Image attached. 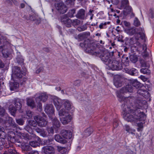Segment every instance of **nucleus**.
<instances>
[{
    "instance_id": "1",
    "label": "nucleus",
    "mask_w": 154,
    "mask_h": 154,
    "mask_svg": "<svg viewBox=\"0 0 154 154\" xmlns=\"http://www.w3.org/2000/svg\"><path fill=\"white\" fill-rule=\"evenodd\" d=\"M123 111L124 112L123 117L125 120L137 124L138 127L143 128L146 119V115L143 112L134 106H125Z\"/></svg>"
},
{
    "instance_id": "2",
    "label": "nucleus",
    "mask_w": 154,
    "mask_h": 154,
    "mask_svg": "<svg viewBox=\"0 0 154 154\" xmlns=\"http://www.w3.org/2000/svg\"><path fill=\"white\" fill-rule=\"evenodd\" d=\"M114 52H109L107 51H100L96 56L99 57L109 69L112 70H119L121 69V64L115 59H112Z\"/></svg>"
},
{
    "instance_id": "3",
    "label": "nucleus",
    "mask_w": 154,
    "mask_h": 154,
    "mask_svg": "<svg viewBox=\"0 0 154 154\" xmlns=\"http://www.w3.org/2000/svg\"><path fill=\"white\" fill-rule=\"evenodd\" d=\"M133 87L131 85H128L121 88L120 91L118 92L117 96L119 98V101L121 103L123 102L124 103V104L122 105V109L123 107H125V106H134V105H131L132 102L134 99V97H125L121 95L127 92H131L133 91Z\"/></svg>"
},
{
    "instance_id": "4",
    "label": "nucleus",
    "mask_w": 154,
    "mask_h": 154,
    "mask_svg": "<svg viewBox=\"0 0 154 154\" xmlns=\"http://www.w3.org/2000/svg\"><path fill=\"white\" fill-rule=\"evenodd\" d=\"M137 99L134 102V106L137 108L138 109H141L143 103L146 102L145 100H142V97L147 98L150 96V95L148 91L142 89L138 90L137 92Z\"/></svg>"
},
{
    "instance_id": "5",
    "label": "nucleus",
    "mask_w": 154,
    "mask_h": 154,
    "mask_svg": "<svg viewBox=\"0 0 154 154\" xmlns=\"http://www.w3.org/2000/svg\"><path fill=\"white\" fill-rule=\"evenodd\" d=\"M3 42V45L0 46V49H2L3 56L5 58L11 57L12 52V50L11 48V45L6 40Z\"/></svg>"
},
{
    "instance_id": "6",
    "label": "nucleus",
    "mask_w": 154,
    "mask_h": 154,
    "mask_svg": "<svg viewBox=\"0 0 154 154\" xmlns=\"http://www.w3.org/2000/svg\"><path fill=\"white\" fill-rule=\"evenodd\" d=\"M85 51L88 53L94 55L96 56L98 52L96 51L97 48V45L94 43H91L85 44L84 45Z\"/></svg>"
},
{
    "instance_id": "7",
    "label": "nucleus",
    "mask_w": 154,
    "mask_h": 154,
    "mask_svg": "<svg viewBox=\"0 0 154 154\" xmlns=\"http://www.w3.org/2000/svg\"><path fill=\"white\" fill-rule=\"evenodd\" d=\"M12 71V79H19L22 78L23 75H25L26 74L25 72H22L20 67L17 66L13 67Z\"/></svg>"
},
{
    "instance_id": "8",
    "label": "nucleus",
    "mask_w": 154,
    "mask_h": 154,
    "mask_svg": "<svg viewBox=\"0 0 154 154\" xmlns=\"http://www.w3.org/2000/svg\"><path fill=\"white\" fill-rule=\"evenodd\" d=\"M34 119L38 125L40 127L45 126L48 123L46 120L39 116H35L34 117Z\"/></svg>"
},
{
    "instance_id": "9",
    "label": "nucleus",
    "mask_w": 154,
    "mask_h": 154,
    "mask_svg": "<svg viewBox=\"0 0 154 154\" xmlns=\"http://www.w3.org/2000/svg\"><path fill=\"white\" fill-rule=\"evenodd\" d=\"M53 101V103L57 109L59 110L62 106V103L64 100L56 96H53L52 97Z\"/></svg>"
},
{
    "instance_id": "10",
    "label": "nucleus",
    "mask_w": 154,
    "mask_h": 154,
    "mask_svg": "<svg viewBox=\"0 0 154 154\" xmlns=\"http://www.w3.org/2000/svg\"><path fill=\"white\" fill-rule=\"evenodd\" d=\"M4 118V122L5 124L8 123L9 125L13 128H17L18 126L15 122L12 119L8 116V114H5Z\"/></svg>"
},
{
    "instance_id": "11",
    "label": "nucleus",
    "mask_w": 154,
    "mask_h": 154,
    "mask_svg": "<svg viewBox=\"0 0 154 154\" xmlns=\"http://www.w3.org/2000/svg\"><path fill=\"white\" fill-rule=\"evenodd\" d=\"M42 151L45 154H54L55 150L54 148L51 146H46L43 147Z\"/></svg>"
},
{
    "instance_id": "12",
    "label": "nucleus",
    "mask_w": 154,
    "mask_h": 154,
    "mask_svg": "<svg viewBox=\"0 0 154 154\" xmlns=\"http://www.w3.org/2000/svg\"><path fill=\"white\" fill-rule=\"evenodd\" d=\"M56 8L57 10L61 14H64L67 11V8L66 5L61 2L58 3Z\"/></svg>"
},
{
    "instance_id": "13",
    "label": "nucleus",
    "mask_w": 154,
    "mask_h": 154,
    "mask_svg": "<svg viewBox=\"0 0 154 154\" xmlns=\"http://www.w3.org/2000/svg\"><path fill=\"white\" fill-rule=\"evenodd\" d=\"M61 22L68 27H69L72 24V20L69 19L66 15H64L61 17Z\"/></svg>"
},
{
    "instance_id": "14",
    "label": "nucleus",
    "mask_w": 154,
    "mask_h": 154,
    "mask_svg": "<svg viewBox=\"0 0 154 154\" xmlns=\"http://www.w3.org/2000/svg\"><path fill=\"white\" fill-rule=\"evenodd\" d=\"M24 18H25L27 20H30L35 22L36 24H38L40 23V19L38 16L35 14H33L29 17H26V16H24Z\"/></svg>"
},
{
    "instance_id": "15",
    "label": "nucleus",
    "mask_w": 154,
    "mask_h": 154,
    "mask_svg": "<svg viewBox=\"0 0 154 154\" xmlns=\"http://www.w3.org/2000/svg\"><path fill=\"white\" fill-rule=\"evenodd\" d=\"M8 139L12 143H20L21 141L19 139H17L15 136V134L13 132H9L8 134Z\"/></svg>"
},
{
    "instance_id": "16",
    "label": "nucleus",
    "mask_w": 154,
    "mask_h": 154,
    "mask_svg": "<svg viewBox=\"0 0 154 154\" xmlns=\"http://www.w3.org/2000/svg\"><path fill=\"white\" fill-rule=\"evenodd\" d=\"M139 36L138 34H136L130 39V43L131 45L136 44L137 46L140 47V43L139 42Z\"/></svg>"
},
{
    "instance_id": "17",
    "label": "nucleus",
    "mask_w": 154,
    "mask_h": 154,
    "mask_svg": "<svg viewBox=\"0 0 154 154\" xmlns=\"http://www.w3.org/2000/svg\"><path fill=\"white\" fill-rule=\"evenodd\" d=\"M114 84L117 88L121 86L122 84V79L119 76H116L114 77Z\"/></svg>"
},
{
    "instance_id": "18",
    "label": "nucleus",
    "mask_w": 154,
    "mask_h": 154,
    "mask_svg": "<svg viewBox=\"0 0 154 154\" xmlns=\"http://www.w3.org/2000/svg\"><path fill=\"white\" fill-rule=\"evenodd\" d=\"M61 134L62 136L65 140L66 139H70L72 136V134L70 131L63 130L61 131Z\"/></svg>"
},
{
    "instance_id": "19",
    "label": "nucleus",
    "mask_w": 154,
    "mask_h": 154,
    "mask_svg": "<svg viewBox=\"0 0 154 154\" xmlns=\"http://www.w3.org/2000/svg\"><path fill=\"white\" fill-rule=\"evenodd\" d=\"M45 111L48 114H52L54 112V109L51 104H46L45 106Z\"/></svg>"
},
{
    "instance_id": "20",
    "label": "nucleus",
    "mask_w": 154,
    "mask_h": 154,
    "mask_svg": "<svg viewBox=\"0 0 154 154\" xmlns=\"http://www.w3.org/2000/svg\"><path fill=\"white\" fill-rule=\"evenodd\" d=\"M17 79H12L11 80L10 84V88L11 91L14 90V89H16L18 88L19 86V83L16 82L17 81Z\"/></svg>"
},
{
    "instance_id": "21",
    "label": "nucleus",
    "mask_w": 154,
    "mask_h": 154,
    "mask_svg": "<svg viewBox=\"0 0 154 154\" xmlns=\"http://www.w3.org/2000/svg\"><path fill=\"white\" fill-rule=\"evenodd\" d=\"M48 97V95L47 93L44 92L40 94L38 97H36L35 99L36 101L39 99L40 101L45 102L47 100Z\"/></svg>"
},
{
    "instance_id": "22",
    "label": "nucleus",
    "mask_w": 154,
    "mask_h": 154,
    "mask_svg": "<svg viewBox=\"0 0 154 154\" xmlns=\"http://www.w3.org/2000/svg\"><path fill=\"white\" fill-rule=\"evenodd\" d=\"M72 119L70 115L66 116L60 117V120L63 125H66L68 124L71 121Z\"/></svg>"
},
{
    "instance_id": "23",
    "label": "nucleus",
    "mask_w": 154,
    "mask_h": 154,
    "mask_svg": "<svg viewBox=\"0 0 154 154\" xmlns=\"http://www.w3.org/2000/svg\"><path fill=\"white\" fill-rule=\"evenodd\" d=\"M136 34H138L139 35H140L141 38L142 40L145 39V35L143 33L144 31L142 27L137 28Z\"/></svg>"
},
{
    "instance_id": "24",
    "label": "nucleus",
    "mask_w": 154,
    "mask_h": 154,
    "mask_svg": "<svg viewBox=\"0 0 154 154\" xmlns=\"http://www.w3.org/2000/svg\"><path fill=\"white\" fill-rule=\"evenodd\" d=\"M24 102L23 100L17 99L14 100V105L17 109L20 110L22 107V103Z\"/></svg>"
},
{
    "instance_id": "25",
    "label": "nucleus",
    "mask_w": 154,
    "mask_h": 154,
    "mask_svg": "<svg viewBox=\"0 0 154 154\" xmlns=\"http://www.w3.org/2000/svg\"><path fill=\"white\" fill-rule=\"evenodd\" d=\"M125 31L129 35L132 36L136 33V28L134 27L128 28L125 29Z\"/></svg>"
},
{
    "instance_id": "26",
    "label": "nucleus",
    "mask_w": 154,
    "mask_h": 154,
    "mask_svg": "<svg viewBox=\"0 0 154 154\" xmlns=\"http://www.w3.org/2000/svg\"><path fill=\"white\" fill-rule=\"evenodd\" d=\"M55 140L57 142L63 144L65 143L67 141L65 138L62 137L59 134L55 135L54 137Z\"/></svg>"
},
{
    "instance_id": "27",
    "label": "nucleus",
    "mask_w": 154,
    "mask_h": 154,
    "mask_svg": "<svg viewBox=\"0 0 154 154\" xmlns=\"http://www.w3.org/2000/svg\"><path fill=\"white\" fill-rule=\"evenodd\" d=\"M28 127H27L26 128H25L29 133L30 135H29V136L30 137V138L32 139L35 138L38 141H39L40 138L36 136L33 133V131L31 128H29V129L28 130Z\"/></svg>"
},
{
    "instance_id": "28",
    "label": "nucleus",
    "mask_w": 154,
    "mask_h": 154,
    "mask_svg": "<svg viewBox=\"0 0 154 154\" xmlns=\"http://www.w3.org/2000/svg\"><path fill=\"white\" fill-rule=\"evenodd\" d=\"M51 120L53 126L55 129L56 128H58L60 127V123L57 118L55 117L52 118Z\"/></svg>"
},
{
    "instance_id": "29",
    "label": "nucleus",
    "mask_w": 154,
    "mask_h": 154,
    "mask_svg": "<svg viewBox=\"0 0 154 154\" xmlns=\"http://www.w3.org/2000/svg\"><path fill=\"white\" fill-rule=\"evenodd\" d=\"M124 69L126 72L132 75H136L137 73V70L134 68L131 69L127 68H125Z\"/></svg>"
},
{
    "instance_id": "30",
    "label": "nucleus",
    "mask_w": 154,
    "mask_h": 154,
    "mask_svg": "<svg viewBox=\"0 0 154 154\" xmlns=\"http://www.w3.org/2000/svg\"><path fill=\"white\" fill-rule=\"evenodd\" d=\"M93 132V129L90 127L87 128L84 132V135L85 137L89 136Z\"/></svg>"
},
{
    "instance_id": "31",
    "label": "nucleus",
    "mask_w": 154,
    "mask_h": 154,
    "mask_svg": "<svg viewBox=\"0 0 154 154\" xmlns=\"http://www.w3.org/2000/svg\"><path fill=\"white\" fill-rule=\"evenodd\" d=\"M132 85L131 86L133 87L137 88L141 86V84L136 80H133L131 81V82Z\"/></svg>"
},
{
    "instance_id": "32",
    "label": "nucleus",
    "mask_w": 154,
    "mask_h": 154,
    "mask_svg": "<svg viewBox=\"0 0 154 154\" xmlns=\"http://www.w3.org/2000/svg\"><path fill=\"white\" fill-rule=\"evenodd\" d=\"M17 110L18 109H17L16 108H15L13 105H10L9 107V110L13 116H15V113Z\"/></svg>"
},
{
    "instance_id": "33",
    "label": "nucleus",
    "mask_w": 154,
    "mask_h": 154,
    "mask_svg": "<svg viewBox=\"0 0 154 154\" xmlns=\"http://www.w3.org/2000/svg\"><path fill=\"white\" fill-rule=\"evenodd\" d=\"M59 115L60 117L63 116H66L69 115L67 111H66L64 109H62L59 111Z\"/></svg>"
},
{
    "instance_id": "34",
    "label": "nucleus",
    "mask_w": 154,
    "mask_h": 154,
    "mask_svg": "<svg viewBox=\"0 0 154 154\" xmlns=\"http://www.w3.org/2000/svg\"><path fill=\"white\" fill-rule=\"evenodd\" d=\"M85 11L83 9H80L78 12L77 17L78 18L84 19L85 17Z\"/></svg>"
},
{
    "instance_id": "35",
    "label": "nucleus",
    "mask_w": 154,
    "mask_h": 154,
    "mask_svg": "<svg viewBox=\"0 0 154 154\" xmlns=\"http://www.w3.org/2000/svg\"><path fill=\"white\" fill-rule=\"evenodd\" d=\"M64 106L65 108L68 110H69L71 108V103L68 100H65L64 103Z\"/></svg>"
},
{
    "instance_id": "36",
    "label": "nucleus",
    "mask_w": 154,
    "mask_h": 154,
    "mask_svg": "<svg viewBox=\"0 0 154 154\" xmlns=\"http://www.w3.org/2000/svg\"><path fill=\"white\" fill-rule=\"evenodd\" d=\"M27 103L28 106H30L32 108H33L35 106V103L34 101L31 99H27Z\"/></svg>"
},
{
    "instance_id": "37",
    "label": "nucleus",
    "mask_w": 154,
    "mask_h": 154,
    "mask_svg": "<svg viewBox=\"0 0 154 154\" xmlns=\"http://www.w3.org/2000/svg\"><path fill=\"white\" fill-rule=\"evenodd\" d=\"M121 7L124 9H126L127 7L128 6L129 2L128 0H123L121 2Z\"/></svg>"
},
{
    "instance_id": "38",
    "label": "nucleus",
    "mask_w": 154,
    "mask_h": 154,
    "mask_svg": "<svg viewBox=\"0 0 154 154\" xmlns=\"http://www.w3.org/2000/svg\"><path fill=\"white\" fill-rule=\"evenodd\" d=\"M37 123L36 122L32 120H29L28 121V125L27 126H26L25 128H26L27 127H29L28 130L29 129V128H29V126H33L34 127H35L37 125Z\"/></svg>"
},
{
    "instance_id": "39",
    "label": "nucleus",
    "mask_w": 154,
    "mask_h": 154,
    "mask_svg": "<svg viewBox=\"0 0 154 154\" xmlns=\"http://www.w3.org/2000/svg\"><path fill=\"white\" fill-rule=\"evenodd\" d=\"M125 130L128 132L130 133L131 134H133V132L135 131L134 129H132L129 126L127 125H125Z\"/></svg>"
},
{
    "instance_id": "40",
    "label": "nucleus",
    "mask_w": 154,
    "mask_h": 154,
    "mask_svg": "<svg viewBox=\"0 0 154 154\" xmlns=\"http://www.w3.org/2000/svg\"><path fill=\"white\" fill-rule=\"evenodd\" d=\"M8 148V152L9 154H19L14 149L13 147H10V148Z\"/></svg>"
},
{
    "instance_id": "41",
    "label": "nucleus",
    "mask_w": 154,
    "mask_h": 154,
    "mask_svg": "<svg viewBox=\"0 0 154 154\" xmlns=\"http://www.w3.org/2000/svg\"><path fill=\"white\" fill-rule=\"evenodd\" d=\"M8 148V152L9 154H19L14 149L13 147H10V148Z\"/></svg>"
},
{
    "instance_id": "42",
    "label": "nucleus",
    "mask_w": 154,
    "mask_h": 154,
    "mask_svg": "<svg viewBox=\"0 0 154 154\" xmlns=\"http://www.w3.org/2000/svg\"><path fill=\"white\" fill-rule=\"evenodd\" d=\"M8 148V152L9 154H19L14 149L13 147H10V148Z\"/></svg>"
},
{
    "instance_id": "43",
    "label": "nucleus",
    "mask_w": 154,
    "mask_h": 154,
    "mask_svg": "<svg viewBox=\"0 0 154 154\" xmlns=\"http://www.w3.org/2000/svg\"><path fill=\"white\" fill-rule=\"evenodd\" d=\"M29 144L32 147H35L39 145V143L36 141H31L29 142Z\"/></svg>"
},
{
    "instance_id": "44",
    "label": "nucleus",
    "mask_w": 154,
    "mask_h": 154,
    "mask_svg": "<svg viewBox=\"0 0 154 154\" xmlns=\"http://www.w3.org/2000/svg\"><path fill=\"white\" fill-rule=\"evenodd\" d=\"M75 13V10L74 9H72L71 10H70L68 13L67 14H65L66 15L67 17H71L73 16L74 14Z\"/></svg>"
},
{
    "instance_id": "45",
    "label": "nucleus",
    "mask_w": 154,
    "mask_h": 154,
    "mask_svg": "<svg viewBox=\"0 0 154 154\" xmlns=\"http://www.w3.org/2000/svg\"><path fill=\"white\" fill-rule=\"evenodd\" d=\"M140 72L143 74L149 75L150 73L149 70L146 68H142L140 70Z\"/></svg>"
},
{
    "instance_id": "46",
    "label": "nucleus",
    "mask_w": 154,
    "mask_h": 154,
    "mask_svg": "<svg viewBox=\"0 0 154 154\" xmlns=\"http://www.w3.org/2000/svg\"><path fill=\"white\" fill-rule=\"evenodd\" d=\"M110 22H108L104 23H101L99 26V27L100 29H105L107 27L106 25L109 24Z\"/></svg>"
},
{
    "instance_id": "47",
    "label": "nucleus",
    "mask_w": 154,
    "mask_h": 154,
    "mask_svg": "<svg viewBox=\"0 0 154 154\" xmlns=\"http://www.w3.org/2000/svg\"><path fill=\"white\" fill-rule=\"evenodd\" d=\"M130 59L131 61L133 63H135L137 61V57L133 55H131L130 56Z\"/></svg>"
},
{
    "instance_id": "48",
    "label": "nucleus",
    "mask_w": 154,
    "mask_h": 154,
    "mask_svg": "<svg viewBox=\"0 0 154 154\" xmlns=\"http://www.w3.org/2000/svg\"><path fill=\"white\" fill-rule=\"evenodd\" d=\"M140 63L142 67H147L149 66V65L146 63V62L143 59L140 60Z\"/></svg>"
},
{
    "instance_id": "49",
    "label": "nucleus",
    "mask_w": 154,
    "mask_h": 154,
    "mask_svg": "<svg viewBox=\"0 0 154 154\" xmlns=\"http://www.w3.org/2000/svg\"><path fill=\"white\" fill-rule=\"evenodd\" d=\"M87 27L86 25H84L83 26H81L80 27H78L77 28V30L80 31L82 32L84 31L87 29Z\"/></svg>"
},
{
    "instance_id": "50",
    "label": "nucleus",
    "mask_w": 154,
    "mask_h": 154,
    "mask_svg": "<svg viewBox=\"0 0 154 154\" xmlns=\"http://www.w3.org/2000/svg\"><path fill=\"white\" fill-rule=\"evenodd\" d=\"M133 24L136 27H138L140 25V23L137 18L135 17L134 18Z\"/></svg>"
},
{
    "instance_id": "51",
    "label": "nucleus",
    "mask_w": 154,
    "mask_h": 154,
    "mask_svg": "<svg viewBox=\"0 0 154 154\" xmlns=\"http://www.w3.org/2000/svg\"><path fill=\"white\" fill-rule=\"evenodd\" d=\"M5 114H8L5 112V110L2 107L0 106V115L3 117L5 116Z\"/></svg>"
},
{
    "instance_id": "52",
    "label": "nucleus",
    "mask_w": 154,
    "mask_h": 154,
    "mask_svg": "<svg viewBox=\"0 0 154 154\" xmlns=\"http://www.w3.org/2000/svg\"><path fill=\"white\" fill-rule=\"evenodd\" d=\"M16 122L20 125H23L24 122L23 120L21 119H16Z\"/></svg>"
},
{
    "instance_id": "53",
    "label": "nucleus",
    "mask_w": 154,
    "mask_h": 154,
    "mask_svg": "<svg viewBox=\"0 0 154 154\" xmlns=\"http://www.w3.org/2000/svg\"><path fill=\"white\" fill-rule=\"evenodd\" d=\"M80 20L78 19L72 20V24L74 26H76L80 23Z\"/></svg>"
},
{
    "instance_id": "54",
    "label": "nucleus",
    "mask_w": 154,
    "mask_h": 154,
    "mask_svg": "<svg viewBox=\"0 0 154 154\" xmlns=\"http://www.w3.org/2000/svg\"><path fill=\"white\" fill-rule=\"evenodd\" d=\"M47 131L49 134H53L54 133V128L52 127H49L47 128Z\"/></svg>"
},
{
    "instance_id": "55",
    "label": "nucleus",
    "mask_w": 154,
    "mask_h": 154,
    "mask_svg": "<svg viewBox=\"0 0 154 154\" xmlns=\"http://www.w3.org/2000/svg\"><path fill=\"white\" fill-rule=\"evenodd\" d=\"M38 110L39 111H41L42 110V104L40 102H39L37 106Z\"/></svg>"
},
{
    "instance_id": "56",
    "label": "nucleus",
    "mask_w": 154,
    "mask_h": 154,
    "mask_svg": "<svg viewBox=\"0 0 154 154\" xmlns=\"http://www.w3.org/2000/svg\"><path fill=\"white\" fill-rule=\"evenodd\" d=\"M41 135L43 137H45L47 136V132L43 129L40 133Z\"/></svg>"
},
{
    "instance_id": "57",
    "label": "nucleus",
    "mask_w": 154,
    "mask_h": 154,
    "mask_svg": "<svg viewBox=\"0 0 154 154\" xmlns=\"http://www.w3.org/2000/svg\"><path fill=\"white\" fill-rule=\"evenodd\" d=\"M16 60L17 62L18 63H21L23 62V60L22 58H20L19 57H17L16 58Z\"/></svg>"
},
{
    "instance_id": "58",
    "label": "nucleus",
    "mask_w": 154,
    "mask_h": 154,
    "mask_svg": "<svg viewBox=\"0 0 154 154\" xmlns=\"http://www.w3.org/2000/svg\"><path fill=\"white\" fill-rule=\"evenodd\" d=\"M26 114L27 116L29 117H31L32 115V112L29 110L26 111Z\"/></svg>"
},
{
    "instance_id": "59",
    "label": "nucleus",
    "mask_w": 154,
    "mask_h": 154,
    "mask_svg": "<svg viewBox=\"0 0 154 154\" xmlns=\"http://www.w3.org/2000/svg\"><path fill=\"white\" fill-rule=\"evenodd\" d=\"M80 81L79 80H77L74 82V85L75 86H79L80 85Z\"/></svg>"
},
{
    "instance_id": "60",
    "label": "nucleus",
    "mask_w": 154,
    "mask_h": 154,
    "mask_svg": "<svg viewBox=\"0 0 154 154\" xmlns=\"http://www.w3.org/2000/svg\"><path fill=\"white\" fill-rule=\"evenodd\" d=\"M119 125V123L118 121H114L113 123V126L114 128H116Z\"/></svg>"
},
{
    "instance_id": "61",
    "label": "nucleus",
    "mask_w": 154,
    "mask_h": 154,
    "mask_svg": "<svg viewBox=\"0 0 154 154\" xmlns=\"http://www.w3.org/2000/svg\"><path fill=\"white\" fill-rule=\"evenodd\" d=\"M57 148L58 151L60 152L62 150V149H64V150H65V148L62 147L61 146H57Z\"/></svg>"
},
{
    "instance_id": "62",
    "label": "nucleus",
    "mask_w": 154,
    "mask_h": 154,
    "mask_svg": "<svg viewBox=\"0 0 154 154\" xmlns=\"http://www.w3.org/2000/svg\"><path fill=\"white\" fill-rule=\"evenodd\" d=\"M136 137L137 139H139L140 141L143 139V138L141 137V134H137Z\"/></svg>"
},
{
    "instance_id": "63",
    "label": "nucleus",
    "mask_w": 154,
    "mask_h": 154,
    "mask_svg": "<svg viewBox=\"0 0 154 154\" xmlns=\"http://www.w3.org/2000/svg\"><path fill=\"white\" fill-rule=\"evenodd\" d=\"M31 148L29 146H26L24 150V152L25 153H26V150H29L31 149Z\"/></svg>"
},
{
    "instance_id": "64",
    "label": "nucleus",
    "mask_w": 154,
    "mask_h": 154,
    "mask_svg": "<svg viewBox=\"0 0 154 154\" xmlns=\"http://www.w3.org/2000/svg\"><path fill=\"white\" fill-rule=\"evenodd\" d=\"M143 54V57L144 58L148 57L149 55L146 52V51H144Z\"/></svg>"
}]
</instances>
